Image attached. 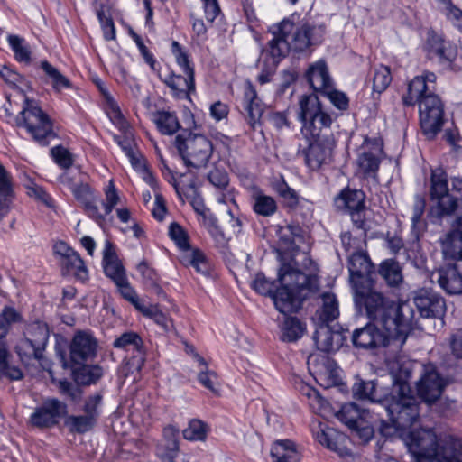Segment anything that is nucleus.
I'll return each instance as SVG.
<instances>
[{"label": "nucleus", "instance_id": "obj_23", "mask_svg": "<svg viewBox=\"0 0 462 462\" xmlns=\"http://www.w3.org/2000/svg\"><path fill=\"white\" fill-rule=\"evenodd\" d=\"M160 79L178 98H188L191 93L195 92L194 74L180 75L169 72L165 75H160Z\"/></svg>", "mask_w": 462, "mask_h": 462}, {"label": "nucleus", "instance_id": "obj_9", "mask_svg": "<svg viewBox=\"0 0 462 462\" xmlns=\"http://www.w3.org/2000/svg\"><path fill=\"white\" fill-rule=\"evenodd\" d=\"M174 143L188 167H205L212 155V143L202 134L184 131L175 137Z\"/></svg>", "mask_w": 462, "mask_h": 462}, {"label": "nucleus", "instance_id": "obj_26", "mask_svg": "<svg viewBox=\"0 0 462 462\" xmlns=\"http://www.w3.org/2000/svg\"><path fill=\"white\" fill-rule=\"evenodd\" d=\"M273 462H300V455L290 439L277 440L271 448Z\"/></svg>", "mask_w": 462, "mask_h": 462}, {"label": "nucleus", "instance_id": "obj_31", "mask_svg": "<svg viewBox=\"0 0 462 462\" xmlns=\"http://www.w3.org/2000/svg\"><path fill=\"white\" fill-rule=\"evenodd\" d=\"M23 335L33 344L45 350L50 336L49 327L45 322L36 320L28 324Z\"/></svg>", "mask_w": 462, "mask_h": 462}, {"label": "nucleus", "instance_id": "obj_35", "mask_svg": "<svg viewBox=\"0 0 462 462\" xmlns=\"http://www.w3.org/2000/svg\"><path fill=\"white\" fill-rule=\"evenodd\" d=\"M60 263L66 273H72L81 281L87 279L88 270L77 252L73 251L68 256L60 259Z\"/></svg>", "mask_w": 462, "mask_h": 462}, {"label": "nucleus", "instance_id": "obj_32", "mask_svg": "<svg viewBox=\"0 0 462 462\" xmlns=\"http://www.w3.org/2000/svg\"><path fill=\"white\" fill-rule=\"evenodd\" d=\"M425 208V199L420 195H416L412 206L411 232L414 237L417 239L427 228V222L423 218Z\"/></svg>", "mask_w": 462, "mask_h": 462}, {"label": "nucleus", "instance_id": "obj_47", "mask_svg": "<svg viewBox=\"0 0 462 462\" xmlns=\"http://www.w3.org/2000/svg\"><path fill=\"white\" fill-rule=\"evenodd\" d=\"M102 401L103 396L99 393H95L94 394L88 396L84 400L82 407L83 414L97 422L101 414Z\"/></svg>", "mask_w": 462, "mask_h": 462}, {"label": "nucleus", "instance_id": "obj_16", "mask_svg": "<svg viewBox=\"0 0 462 462\" xmlns=\"http://www.w3.org/2000/svg\"><path fill=\"white\" fill-rule=\"evenodd\" d=\"M419 397L430 404L435 402L442 394L445 383L435 367L427 365L423 368V374L416 383Z\"/></svg>", "mask_w": 462, "mask_h": 462}, {"label": "nucleus", "instance_id": "obj_14", "mask_svg": "<svg viewBox=\"0 0 462 462\" xmlns=\"http://www.w3.org/2000/svg\"><path fill=\"white\" fill-rule=\"evenodd\" d=\"M113 346L116 348L133 353L131 357L125 358L126 374L141 371L145 362L146 354L143 348V341L137 333L133 331L123 333L114 341Z\"/></svg>", "mask_w": 462, "mask_h": 462}, {"label": "nucleus", "instance_id": "obj_38", "mask_svg": "<svg viewBox=\"0 0 462 462\" xmlns=\"http://www.w3.org/2000/svg\"><path fill=\"white\" fill-rule=\"evenodd\" d=\"M355 397L361 400H368L373 403L380 402L383 406V400L381 395L377 393V387L374 381H360L356 383L352 388Z\"/></svg>", "mask_w": 462, "mask_h": 462}, {"label": "nucleus", "instance_id": "obj_15", "mask_svg": "<svg viewBox=\"0 0 462 462\" xmlns=\"http://www.w3.org/2000/svg\"><path fill=\"white\" fill-rule=\"evenodd\" d=\"M67 413L68 406L65 402L55 398H48L34 410L30 421L37 428H51L58 424Z\"/></svg>", "mask_w": 462, "mask_h": 462}, {"label": "nucleus", "instance_id": "obj_62", "mask_svg": "<svg viewBox=\"0 0 462 462\" xmlns=\"http://www.w3.org/2000/svg\"><path fill=\"white\" fill-rule=\"evenodd\" d=\"M349 214L354 226L362 230L366 229V217H365V207L350 210L346 212Z\"/></svg>", "mask_w": 462, "mask_h": 462}, {"label": "nucleus", "instance_id": "obj_43", "mask_svg": "<svg viewBox=\"0 0 462 462\" xmlns=\"http://www.w3.org/2000/svg\"><path fill=\"white\" fill-rule=\"evenodd\" d=\"M253 208L254 212L263 217L273 216L277 210V204L273 198L262 192L254 194Z\"/></svg>", "mask_w": 462, "mask_h": 462}, {"label": "nucleus", "instance_id": "obj_2", "mask_svg": "<svg viewBox=\"0 0 462 462\" xmlns=\"http://www.w3.org/2000/svg\"><path fill=\"white\" fill-rule=\"evenodd\" d=\"M281 287L273 293L274 282L268 281L263 273H257L253 281V289L262 295H271L281 313L296 312L302 300L319 291L317 275L306 274L289 264H283L278 273Z\"/></svg>", "mask_w": 462, "mask_h": 462}, {"label": "nucleus", "instance_id": "obj_59", "mask_svg": "<svg viewBox=\"0 0 462 462\" xmlns=\"http://www.w3.org/2000/svg\"><path fill=\"white\" fill-rule=\"evenodd\" d=\"M51 154L55 162L62 168H69L72 164L70 152L63 147H54L51 149Z\"/></svg>", "mask_w": 462, "mask_h": 462}, {"label": "nucleus", "instance_id": "obj_54", "mask_svg": "<svg viewBox=\"0 0 462 462\" xmlns=\"http://www.w3.org/2000/svg\"><path fill=\"white\" fill-rule=\"evenodd\" d=\"M106 199L103 202L105 215H108L112 212L113 208L119 202V196L116 189L114 180H110L108 186L105 189Z\"/></svg>", "mask_w": 462, "mask_h": 462}, {"label": "nucleus", "instance_id": "obj_13", "mask_svg": "<svg viewBox=\"0 0 462 462\" xmlns=\"http://www.w3.org/2000/svg\"><path fill=\"white\" fill-rule=\"evenodd\" d=\"M383 157V150L381 139L365 138L359 148L356 158L357 173L363 178L375 180Z\"/></svg>", "mask_w": 462, "mask_h": 462}, {"label": "nucleus", "instance_id": "obj_49", "mask_svg": "<svg viewBox=\"0 0 462 462\" xmlns=\"http://www.w3.org/2000/svg\"><path fill=\"white\" fill-rule=\"evenodd\" d=\"M430 53L437 56L441 60H451L453 58V51L451 48L447 46L444 41L438 37L433 36L429 40Z\"/></svg>", "mask_w": 462, "mask_h": 462}, {"label": "nucleus", "instance_id": "obj_50", "mask_svg": "<svg viewBox=\"0 0 462 462\" xmlns=\"http://www.w3.org/2000/svg\"><path fill=\"white\" fill-rule=\"evenodd\" d=\"M8 42L14 51L15 59L21 62L29 63L31 60V51L24 43V40L17 35H10Z\"/></svg>", "mask_w": 462, "mask_h": 462}, {"label": "nucleus", "instance_id": "obj_25", "mask_svg": "<svg viewBox=\"0 0 462 462\" xmlns=\"http://www.w3.org/2000/svg\"><path fill=\"white\" fill-rule=\"evenodd\" d=\"M318 349L322 352H333L341 345L343 337L338 331L331 329L328 324L319 323L313 336Z\"/></svg>", "mask_w": 462, "mask_h": 462}, {"label": "nucleus", "instance_id": "obj_20", "mask_svg": "<svg viewBox=\"0 0 462 462\" xmlns=\"http://www.w3.org/2000/svg\"><path fill=\"white\" fill-rule=\"evenodd\" d=\"M432 281L436 280L439 287L448 294H462V273L455 263L441 266L431 273Z\"/></svg>", "mask_w": 462, "mask_h": 462}, {"label": "nucleus", "instance_id": "obj_46", "mask_svg": "<svg viewBox=\"0 0 462 462\" xmlns=\"http://www.w3.org/2000/svg\"><path fill=\"white\" fill-rule=\"evenodd\" d=\"M97 422L85 414L70 415L65 420V425L70 432L82 434L91 430Z\"/></svg>", "mask_w": 462, "mask_h": 462}, {"label": "nucleus", "instance_id": "obj_60", "mask_svg": "<svg viewBox=\"0 0 462 462\" xmlns=\"http://www.w3.org/2000/svg\"><path fill=\"white\" fill-rule=\"evenodd\" d=\"M26 188L27 194L30 197L37 199L48 207H52L51 198L40 186L33 182H30L28 185H26Z\"/></svg>", "mask_w": 462, "mask_h": 462}, {"label": "nucleus", "instance_id": "obj_1", "mask_svg": "<svg viewBox=\"0 0 462 462\" xmlns=\"http://www.w3.org/2000/svg\"><path fill=\"white\" fill-rule=\"evenodd\" d=\"M356 307L365 311L367 317L380 325L382 329L393 331L402 342L405 335L423 325L415 317L413 306L409 301L395 303L373 287V282L353 289Z\"/></svg>", "mask_w": 462, "mask_h": 462}, {"label": "nucleus", "instance_id": "obj_28", "mask_svg": "<svg viewBox=\"0 0 462 462\" xmlns=\"http://www.w3.org/2000/svg\"><path fill=\"white\" fill-rule=\"evenodd\" d=\"M445 259L462 260V230H453L441 240Z\"/></svg>", "mask_w": 462, "mask_h": 462}, {"label": "nucleus", "instance_id": "obj_3", "mask_svg": "<svg viewBox=\"0 0 462 462\" xmlns=\"http://www.w3.org/2000/svg\"><path fill=\"white\" fill-rule=\"evenodd\" d=\"M411 377V371L407 365H402L393 374L391 393L383 400L390 422L382 420L379 426V431L384 437H392L398 430L409 429L419 419V403L408 383Z\"/></svg>", "mask_w": 462, "mask_h": 462}, {"label": "nucleus", "instance_id": "obj_21", "mask_svg": "<svg viewBox=\"0 0 462 462\" xmlns=\"http://www.w3.org/2000/svg\"><path fill=\"white\" fill-rule=\"evenodd\" d=\"M242 105L248 124L253 128L260 125L265 106L250 82L245 83Z\"/></svg>", "mask_w": 462, "mask_h": 462}, {"label": "nucleus", "instance_id": "obj_63", "mask_svg": "<svg viewBox=\"0 0 462 462\" xmlns=\"http://www.w3.org/2000/svg\"><path fill=\"white\" fill-rule=\"evenodd\" d=\"M204 5L206 19L209 23H213L220 13V7L217 0H201Z\"/></svg>", "mask_w": 462, "mask_h": 462}, {"label": "nucleus", "instance_id": "obj_29", "mask_svg": "<svg viewBox=\"0 0 462 462\" xmlns=\"http://www.w3.org/2000/svg\"><path fill=\"white\" fill-rule=\"evenodd\" d=\"M308 364L319 379H334L337 375V365L328 356H310Z\"/></svg>", "mask_w": 462, "mask_h": 462}, {"label": "nucleus", "instance_id": "obj_53", "mask_svg": "<svg viewBox=\"0 0 462 462\" xmlns=\"http://www.w3.org/2000/svg\"><path fill=\"white\" fill-rule=\"evenodd\" d=\"M106 276L110 277L116 284H121L126 278L125 269L119 261L103 263Z\"/></svg>", "mask_w": 462, "mask_h": 462}, {"label": "nucleus", "instance_id": "obj_48", "mask_svg": "<svg viewBox=\"0 0 462 462\" xmlns=\"http://www.w3.org/2000/svg\"><path fill=\"white\" fill-rule=\"evenodd\" d=\"M392 81L390 69L380 65L374 69L373 76V91L378 94L383 92Z\"/></svg>", "mask_w": 462, "mask_h": 462}, {"label": "nucleus", "instance_id": "obj_37", "mask_svg": "<svg viewBox=\"0 0 462 462\" xmlns=\"http://www.w3.org/2000/svg\"><path fill=\"white\" fill-rule=\"evenodd\" d=\"M379 273L389 286L396 287L402 282V268L394 260L383 261L380 264Z\"/></svg>", "mask_w": 462, "mask_h": 462}, {"label": "nucleus", "instance_id": "obj_24", "mask_svg": "<svg viewBox=\"0 0 462 462\" xmlns=\"http://www.w3.org/2000/svg\"><path fill=\"white\" fill-rule=\"evenodd\" d=\"M306 79L313 90L320 94L329 90V87L333 85L327 64L322 60L310 65Z\"/></svg>", "mask_w": 462, "mask_h": 462}, {"label": "nucleus", "instance_id": "obj_33", "mask_svg": "<svg viewBox=\"0 0 462 462\" xmlns=\"http://www.w3.org/2000/svg\"><path fill=\"white\" fill-rule=\"evenodd\" d=\"M15 351L25 365H29L32 360L42 361L44 357V350L25 337L18 342Z\"/></svg>", "mask_w": 462, "mask_h": 462}, {"label": "nucleus", "instance_id": "obj_22", "mask_svg": "<svg viewBox=\"0 0 462 462\" xmlns=\"http://www.w3.org/2000/svg\"><path fill=\"white\" fill-rule=\"evenodd\" d=\"M87 179L88 176L79 169L68 171L60 177L61 182L69 187L75 198L81 203L95 198Z\"/></svg>", "mask_w": 462, "mask_h": 462}, {"label": "nucleus", "instance_id": "obj_41", "mask_svg": "<svg viewBox=\"0 0 462 462\" xmlns=\"http://www.w3.org/2000/svg\"><path fill=\"white\" fill-rule=\"evenodd\" d=\"M41 68L49 77L51 84L56 92H60L64 88H70L72 87L70 80L47 60L41 62Z\"/></svg>", "mask_w": 462, "mask_h": 462}, {"label": "nucleus", "instance_id": "obj_64", "mask_svg": "<svg viewBox=\"0 0 462 462\" xmlns=\"http://www.w3.org/2000/svg\"><path fill=\"white\" fill-rule=\"evenodd\" d=\"M0 77L9 85L15 87L23 80V77L7 67L0 70Z\"/></svg>", "mask_w": 462, "mask_h": 462}, {"label": "nucleus", "instance_id": "obj_5", "mask_svg": "<svg viewBox=\"0 0 462 462\" xmlns=\"http://www.w3.org/2000/svg\"><path fill=\"white\" fill-rule=\"evenodd\" d=\"M273 38L269 42V52L276 60L274 62H277L291 49L304 51L312 45L319 44L325 34V26L310 23L296 25L285 19L273 27Z\"/></svg>", "mask_w": 462, "mask_h": 462}, {"label": "nucleus", "instance_id": "obj_56", "mask_svg": "<svg viewBox=\"0 0 462 462\" xmlns=\"http://www.w3.org/2000/svg\"><path fill=\"white\" fill-rule=\"evenodd\" d=\"M322 95L328 97L330 102L340 110H346L348 107L347 97L343 92L336 90L333 85L329 87V90L324 91Z\"/></svg>", "mask_w": 462, "mask_h": 462}, {"label": "nucleus", "instance_id": "obj_52", "mask_svg": "<svg viewBox=\"0 0 462 462\" xmlns=\"http://www.w3.org/2000/svg\"><path fill=\"white\" fill-rule=\"evenodd\" d=\"M171 51L175 56L176 61L180 68L182 69L183 74H194L193 68L189 65V60L185 51H182L181 46L176 41L171 43Z\"/></svg>", "mask_w": 462, "mask_h": 462}, {"label": "nucleus", "instance_id": "obj_6", "mask_svg": "<svg viewBox=\"0 0 462 462\" xmlns=\"http://www.w3.org/2000/svg\"><path fill=\"white\" fill-rule=\"evenodd\" d=\"M461 190L462 178H448L442 168L431 171L429 194L432 211L438 217H454L455 224L462 227V199L456 196Z\"/></svg>", "mask_w": 462, "mask_h": 462}, {"label": "nucleus", "instance_id": "obj_39", "mask_svg": "<svg viewBox=\"0 0 462 462\" xmlns=\"http://www.w3.org/2000/svg\"><path fill=\"white\" fill-rule=\"evenodd\" d=\"M369 411L370 410H367V412ZM365 412H366V410L361 411L356 403L348 402L341 407L340 411L337 414V417L350 429L357 428L359 420L363 418Z\"/></svg>", "mask_w": 462, "mask_h": 462}, {"label": "nucleus", "instance_id": "obj_8", "mask_svg": "<svg viewBox=\"0 0 462 462\" xmlns=\"http://www.w3.org/2000/svg\"><path fill=\"white\" fill-rule=\"evenodd\" d=\"M409 449L415 462H462V444L459 440L450 439L437 446L433 438L429 441H413Z\"/></svg>", "mask_w": 462, "mask_h": 462}, {"label": "nucleus", "instance_id": "obj_61", "mask_svg": "<svg viewBox=\"0 0 462 462\" xmlns=\"http://www.w3.org/2000/svg\"><path fill=\"white\" fill-rule=\"evenodd\" d=\"M120 289V291L125 299L129 300L135 308H140V300L134 291V289L129 285L127 279H125V282L121 284H116Z\"/></svg>", "mask_w": 462, "mask_h": 462}, {"label": "nucleus", "instance_id": "obj_27", "mask_svg": "<svg viewBox=\"0 0 462 462\" xmlns=\"http://www.w3.org/2000/svg\"><path fill=\"white\" fill-rule=\"evenodd\" d=\"M365 193L359 189H345L335 198V206L337 209L348 212L353 209L364 208Z\"/></svg>", "mask_w": 462, "mask_h": 462}, {"label": "nucleus", "instance_id": "obj_44", "mask_svg": "<svg viewBox=\"0 0 462 462\" xmlns=\"http://www.w3.org/2000/svg\"><path fill=\"white\" fill-rule=\"evenodd\" d=\"M208 426L199 419L189 420L188 427L182 431L183 438L189 441H204L207 439Z\"/></svg>", "mask_w": 462, "mask_h": 462}, {"label": "nucleus", "instance_id": "obj_57", "mask_svg": "<svg viewBox=\"0 0 462 462\" xmlns=\"http://www.w3.org/2000/svg\"><path fill=\"white\" fill-rule=\"evenodd\" d=\"M208 180L217 189H225L228 184V175L226 171L218 167H215L208 172Z\"/></svg>", "mask_w": 462, "mask_h": 462}, {"label": "nucleus", "instance_id": "obj_10", "mask_svg": "<svg viewBox=\"0 0 462 462\" xmlns=\"http://www.w3.org/2000/svg\"><path fill=\"white\" fill-rule=\"evenodd\" d=\"M14 125L25 127L32 138L42 145H47L46 139L53 134L49 116L34 100L28 97L24 99L22 111L14 118Z\"/></svg>", "mask_w": 462, "mask_h": 462}, {"label": "nucleus", "instance_id": "obj_55", "mask_svg": "<svg viewBox=\"0 0 462 462\" xmlns=\"http://www.w3.org/2000/svg\"><path fill=\"white\" fill-rule=\"evenodd\" d=\"M179 429L173 425H168L163 429V437L167 442V449L175 455L179 450Z\"/></svg>", "mask_w": 462, "mask_h": 462}, {"label": "nucleus", "instance_id": "obj_17", "mask_svg": "<svg viewBox=\"0 0 462 462\" xmlns=\"http://www.w3.org/2000/svg\"><path fill=\"white\" fill-rule=\"evenodd\" d=\"M307 151H303L307 165L311 170H318L326 163L332 155L335 140L332 134L322 138H311Z\"/></svg>", "mask_w": 462, "mask_h": 462}, {"label": "nucleus", "instance_id": "obj_51", "mask_svg": "<svg viewBox=\"0 0 462 462\" xmlns=\"http://www.w3.org/2000/svg\"><path fill=\"white\" fill-rule=\"evenodd\" d=\"M171 238L176 243L183 253L190 251L189 237L184 229L177 223H171L169 229Z\"/></svg>", "mask_w": 462, "mask_h": 462}, {"label": "nucleus", "instance_id": "obj_58", "mask_svg": "<svg viewBox=\"0 0 462 462\" xmlns=\"http://www.w3.org/2000/svg\"><path fill=\"white\" fill-rule=\"evenodd\" d=\"M274 189L282 198L287 200L289 206L292 207L298 203V196L295 190L290 188L284 180L277 182Z\"/></svg>", "mask_w": 462, "mask_h": 462}, {"label": "nucleus", "instance_id": "obj_42", "mask_svg": "<svg viewBox=\"0 0 462 462\" xmlns=\"http://www.w3.org/2000/svg\"><path fill=\"white\" fill-rule=\"evenodd\" d=\"M12 194L10 176L0 164V220L6 215L9 208V198Z\"/></svg>", "mask_w": 462, "mask_h": 462}, {"label": "nucleus", "instance_id": "obj_30", "mask_svg": "<svg viewBox=\"0 0 462 462\" xmlns=\"http://www.w3.org/2000/svg\"><path fill=\"white\" fill-rule=\"evenodd\" d=\"M194 359L201 366L198 374L199 382L211 393L218 394L220 383L217 373L208 369L206 360L198 353L194 354Z\"/></svg>", "mask_w": 462, "mask_h": 462}, {"label": "nucleus", "instance_id": "obj_4", "mask_svg": "<svg viewBox=\"0 0 462 462\" xmlns=\"http://www.w3.org/2000/svg\"><path fill=\"white\" fill-rule=\"evenodd\" d=\"M436 76L427 72L415 77L408 86V94L402 97L406 106L419 103L420 120L423 134L432 139L443 125V105L435 91Z\"/></svg>", "mask_w": 462, "mask_h": 462}, {"label": "nucleus", "instance_id": "obj_11", "mask_svg": "<svg viewBox=\"0 0 462 462\" xmlns=\"http://www.w3.org/2000/svg\"><path fill=\"white\" fill-rule=\"evenodd\" d=\"M375 322L368 323L363 328H356L352 333V343L356 348L371 349L381 346L392 347L393 351H399L405 344L408 336L405 335L403 341L397 340V335L389 329L380 330Z\"/></svg>", "mask_w": 462, "mask_h": 462}, {"label": "nucleus", "instance_id": "obj_45", "mask_svg": "<svg viewBox=\"0 0 462 462\" xmlns=\"http://www.w3.org/2000/svg\"><path fill=\"white\" fill-rule=\"evenodd\" d=\"M154 122L163 134H172L180 128L177 116L170 112L160 111L155 115Z\"/></svg>", "mask_w": 462, "mask_h": 462}, {"label": "nucleus", "instance_id": "obj_7", "mask_svg": "<svg viewBox=\"0 0 462 462\" xmlns=\"http://www.w3.org/2000/svg\"><path fill=\"white\" fill-rule=\"evenodd\" d=\"M299 117L302 123L301 132L307 138H322L330 133L331 116L324 110L316 95L300 97Z\"/></svg>", "mask_w": 462, "mask_h": 462}, {"label": "nucleus", "instance_id": "obj_19", "mask_svg": "<svg viewBox=\"0 0 462 462\" xmlns=\"http://www.w3.org/2000/svg\"><path fill=\"white\" fill-rule=\"evenodd\" d=\"M374 268L366 254L362 252L353 254L349 258L348 265L352 289L372 282Z\"/></svg>", "mask_w": 462, "mask_h": 462}, {"label": "nucleus", "instance_id": "obj_18", "mask_svg": "<svg viewBox=\"0 0 462 462\" xmlns=\"http://www.w3.org/2000/svg\"><path fill=\"white\" fill-rule=\"evenodd\" d=\"M97 342L94 337L85 331L77 332L69 346V357L73 365H83L95 357Z\"/></svg>", "mask_w": 462, "mask_h": 462}, {"label": "nucleus", "instance_id": "obj_36", "mask_svg": "<svg viewBox=\"0 0 462 462\" xmlns=\"http://www.w3.org/2000/svg\"><path fill=\"white\" fill-rule=\"evenodd\" d=\"M320 323L328 324L339 316L338 302L334 294L324 293L322 295V306L317 311Z\"/></svg>", "mask_w": 462, "mask_h": 462}, {"label": "nucleus", "instance_id": "obj_34", "mask_svg": "<svg viewBox=\"0 0 462 462\" xmlns=\"http://www.w3.org/2000/svg\"><path fill=\"white\" fill-rule=\"evenodd\" d=\"M180 261L184 265L192 266L198 273L204 276L210 274V264L207 261L204 254L198 249H191L190 251L183 253Z\"/></svg>", "mask_w": 462, "mask_h": 462}, {"label": "nucleus", "instance_id": "obj_12", "mask_svg": "<svg viewBox=\"0 0 462 462\" xmlns=\"http://www.w3.org/2000/svg\"><path fill=\"white\" fill-rule=\"evenodd\" d=\"M411 304L413 306L416 319L424 326L422 330L426 329L427 325L422 323L420 319H437L441 326L443 325L446 302L437 292L425 289L420 290L415 293L413 303Z\"/></svg>", "mask_w": 462, "mask_h": 462}, {"label": "nucleus", "instance_id": "obj_40", "mask_svg": "<svg viewBox=\"0 0 462 462\" xmlns=\"http://www.w3.org/2000/svg\"><path fill=\"white\" fill-rule=\"evenodd\" d=\"M305 328L303 324L294 317H286L282 325L281 339L292 342L298 340L303 335Z\"/></svg>", "mask_w": 462, "mask_h": 462}]
</instances>
